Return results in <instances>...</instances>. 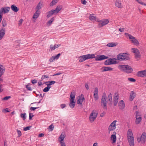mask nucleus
Wrapping results in <instances>:
<instances>
[{"instance_id": "20e7f679", "label": "nucleus", "mask_w": 146, "mask_h": 146, "mask_svg": "<svg viewBox=\"0 0 146 146\" xmlns=\"http://www.w3.org/2000/svg\"><path fill=\"white\" fill-rule=\"evenodd\" d=\"M97 21L98 22V26L99 27H102L107 24L109 22V20L108 19H105L102 20L98 19Z\"/></svg>"}, {"instance_id": "052dcab7", "label": "nucleus", "mask_w": 146, "mask_h": 146, "mask_svg": "<svg viewBox=\"0 0 146 146\" xmlns=\"http://www.w3.org/2000/svg\"><path fill=\"white\" fill-rule=\"evenodd\" d=\"M38 108H39V107H31L30 108V109L31 110H33V111H34L36 109H37Z\"/></svg>"}, {"instance_id": "58836bf2", "label": "nucleus", "mask_w": 146, "mask_h": 146, "mask_svg": "<svg viewBox=\"0 0 146 146\" xmlns=\"http://www.w3.org/2000/svg\"><path fill=\"white\" fill-rule=\"evenodd\" d=\"M132 132L130 129H129L127 131V137L129 136H133Z\"/></svg>"}, {"instance_id": "37998d69", "label": "nucleus", "mask_w": 146, "mask_h": 146, "mask_svg": "<svg viewBox=\"0 0 146 146\" xmlns=\"http://www.w3.org/2000/svg\"><path fill=\"white\" fill-rule=\"evenodd\" d=\"M2 24L3 27H5L7 25V23L5 20L3 19L2 21Z\"/></svg>"}, {"instance_id": "c9c22d12", "label": "nucleus", "mask_w": 146, "mask_h": 146, "mask_svg": "<svg viewBox=\"0 0 146 146\" xmlns=\"http://www.w3.org/2000/svg\"><path fill=\"white\" fill-rule=\"evenodd\" d=\"M111 139L113 141V143H115L116 140V137L115 135H112L111 137Z\"/></svg>"}, {"instance_id": "8fccbe9b", "label": "nucleus", "mask_w": 146, "mask_h": 146, "mask_svg": "<svg viewBox=\"0 0 146 146\" xmlns=\"http://www.w3.org/2000/svg\"><path fill=\"white\" fill-rule=\"evenodd\" d=\"M17 131L18 134V136L20 137L22 135L21 132L20 130L18 129H17Z\"/></svg>"}, {"instance_id": "338daca9", "label": "nucleus", "mask_w": 146, "mask_h": 146, "mask_svg": "<svg viewBox=\"0 0 146 146\" xmlns=\"http://www.w3.org/2000/svg\"><path fill=\"white\" fill-rule=\"evenodd\" d=\"M81 3L84 5H85L86 3V2L85 0H81Z\"/></svg>"}, {"instance_id": "423d86ee", "label": "nucleus", "mask_w": 146, "mask_h": 146, "mask_svg": "<svg viewBox=\"0 0 146 146\" xmlns=\"http://www.w3.org/2000/svg\"><path fill=\"white\" fill-rule=\"evenodd\" d=\"M115 58H108L104 62V64L106 65H109L111 64L117 63Z\"/></svg>"}, {"instance_id": "473e14b6", "label": "nucleus", "mask_w": 146, "mask_h": 146, "mask_svg": "<svg viewBox=\"0 0 146 146\" xmlns=\"http://www.w3.org/2000/svg\"><path fill=\"white\" fill-rule=\"evenodd\" d=\"M117 45L116 42H110L107 44V46L109 47H113L116 46Z\"/></svg>"}, {"instance_id": "ddd939ff", "label": "nucleus", "mask_w": 146, "mask_h": 146, "mask_svg": "<svg viewBox=\"0 0 146 146\" xmlns=\"http://www.w3.org/2000/svg\"><path fill=\"white\" fill-rule=\"evenodd\" d=\"M43 6V2L42 1H40L38 3L35 8V11L37 12L40 11L39 10Z\"/></svg>"}, {"instance_id": "9d476101", "label": "nucleus", "mask_w": 146, "mask_h": 146, "mask_svg": "<svg viewBox=\"0 0 146 146\" xmlns=\"http://www.w3.org/2000/svg\"><path fill=\"white\" fill-rule=\"evenodd\" d=\"M132 52L134 53V55L136 58H140L141 57V54L139 50L137 48H132Z\"/></svg>"}, {"instance_id": "1a4fd4ad", "label": "nucleus", "mask_w": 146, "mask_h": 146, "mask_svg": "<svg viewBox=\"0 0 146 146\" xmlns=\"http://www.w3.org/2000/svg\"><path fill=\"white\" fill-rule=\"evenodd\" d=\"M137 140L139 143L141 141L143 143H144L145 142L146 133L144 132L143 133L140 138H137Z\"/></svg>"}, {"instance_id": "9b49d317", "label": "nucleus", "mask_w": 146, "mask_h": 146, "mask_svg": "<svg viewBox=\"0 0 146 146\" xmlns=\"http://www.w3.org/2000/svg\"><path fill=\"white\" fill-rule=\"evenodd\" d=\"M108 57L104 55H99L95 57V59L96 61L102 60L107 59Z\"/></svg>"}, {"instance_id": "864d4df0", "label": "nucleus", "mask_w": 146, "mask_h": 146, "mask_svg": "<svg viewBox=\"0 0 146 146\" xmlns=\"http://www.w3.org/2000/svg\"><path fill=\"white\" fill-rule=\"evenodd\" d=\"M3 13V12L1 8L0 10V18H2Z\"/></svg>"}, {"instance_id": "e433bc0d", "label": "nucleus", "mask_w": 146, "mask_h": 146, "mask_svg": "<svg viewBox=\"0 0 146 146\" xmlns=\"http://www.w3.org/2000/svg\"><path fill=\"white\" fill-rule=\"evenodd\" d=\"M54 17L52 18L50 20H49L47 23V25L48 26H50L52 24V22L54 20Z\"/></svg>"}, {"instance_id": "f3484780", "label": "nucleus", "mask_w": 146, "mask_h": 146, "mask_svg": "<svg viewBox=\"0 0 146 146\" xmlns=\"http://www.w3.org/2000/svg\"><path fill=\"white\" fill-rule=\"evenodd\" d=\"M115 5L118 8H123L121 1L120 0H116L115 2Z\"/></svg>"}, {"instance_id": "4d7b16f0", "label": "nucleus", "mask_w": 146, "mask_h": 146, "mask_svg": "<svg viewBox=\"0 0 146 146\" xmlns=\"http://www.w3.org/2000/svg\"><path fill=\"white\" fill-rule=\"evenodd\" d=\"M34 116V115L31 113H30L29 114V119L30 120H31L32 117H33Z\"/></svg>"}, {"instance_id": "a211bd4d", "label": "nucleus", "mask_w": 146, "mask_h": 146, "mask_svg": "<svg viewBox=\"0 0 146 146\" xmlns=\"http://www.w3.org/2000/svg\"><path fill=\"white\" fill-rule=\"evenodd\" d=\"M5 29L2 28L0 30V40H1L4 36L5 34Z\"/></svg>"}, {"instance_id": "49530a36", "label": "nucleus", "mask_w": 146, "mask_h": 146, "mask_svg": "<svg viewBox=\"0 0 146 146\" xmlns=\"http://www.w3.org/2000/svg\"><path fill=\"white\" fill-rule=\"evenodd\" d=\"M49 129H50V131H52L54 128V126L53 124H51L49 126Z\"/></svg>"}, {"instance_id": "a878e982", "label": "nucleus", "mask_w": 146, "mask_h": 146, "mask_svg": "<svg viewBox=\"0 0 146 146\" xmlns=\"http://www.w3.org/2000/svg\"><path fill=\"white\" fill-rule=\"evenodd\" d=\"M5 68L2 65L0 64V76H2L5 72Z\"/></svg>"}, {"instance_id": "680f3d73", "label": "nucleus", "mask_w": 146, "mask_h": 146, "mask_svg": "<svg viewBox=\"0 0 146 146\" xmlns=\"http://www.w3.org/2000/svg\"><path fill=\"white\" fill-rule=\"evenodd\" d=\"M37 82V81L36 80H33L31 81V82L33 84H35Z\"/></svg>"}, {"instance_id": "774afa93", "label": "nucleus", "mask_w": 146, "mask_h": 146, "mask_svg": "<svg viewBox=\"0 0 146 146\" xmlns=\"http://www.w3.org/2000/svg\"><path fill=\"white\" fill-rule=\"evenodd\" d=\"M106 113V112L104 111L103 112L101 113L100 117H103L105 115Z\"/></svg>"}, {"instance_id": "ea45409f", "label": "nucleus", "mask_w": 146, "mask_h": 146, "mask_svg": "<svg viewBox=\"0 0 146 146\" xmlns=\"http://www.w3.org/2000/svg\"><path fill=\"white\" fill-rule=\"evenodd\" d=\"M53 14H54L52 11L51 10L48 13V14L47 15L46 17L47 18H49Z\"/></svg>"}, {"instance_id": "a19ab883", "label": "nucleus", "mask_w": 146, "mask_h": 146, "mask_svg": "<svg viewBox=\"0 0 146 146\" xmlns=\"http://www.w3.org/2000/svg\"><path fill=\"white\" fill-rule=\"evenodd\" d=\"M26 113H22L20 115V117L23 119V120H25L26 119Z\"/></svg>"}, {"instance_id": "dca6fc26", "label": "nucleus", "mask_w": 146, "mask_h": 146, "mask_svg": "<svg viewBox=\"0 0 146 146\" xmlns=\"http://www.w3.org/2000/svg\"><path fill=\"white\" fill-rule=\"evenodd\" d=\"M119 107V109L122 110L124 109L125 106V103L123 100L120 101L118 103Z\"/></svg>"}, {"instance_id": "5701e85b", "label": "nucleus", "mask_w": 146, "mask_h": 146, "mask_svg": "<svg viewBox=\"0 0 146 146\" xmlns=\"http://www.w3.org/2000/svg\"><path fill=\"white\" fill-rule=\"evenodd\" d=\"M1 9L3 11V13H8L10 10V8L8 7H2Z\"/></svg>"}, {"instance_id": "f8f14e48", "label": "nucleus", "mask_w": 146, "mask_h": 146, "mask_svg": "<svg viewBox=\"0 0 146 146\" xmlns=\"http://www.w3.org/2000/svg\"><path fill=\"white\" fill-rule=\"evenodd\" d=\"M118 101V94L116 92L115 93L113 98V105L115 106L117 105Z\"/></svg>"}, {"instance_id": "603ef678", "label": "nucleus", "mask_w": 146, "mask_h": 146, "mask_svg": "<svg viewBox=\"0 0 146 146\" xmlns=\"http://www.w3.org/2000/svg\"><path fill=\"white\" fill-rule=\"evenodd\" d=\"M55 60V59L54 57V56H52L49 59V61L50 62H53Z\"/></svg>"}, {"instance_id": "c03bdc74", "label": "nucleus", "mask_w": 146, "mask_h": 146, "mask_svg": "<svg viewBox=\"0 0 146 146\" xmlns=\"http://www.w3.org/2000/svg\"><path fill=\"white\" fill-rule=\"evenodd\" d=\"M62 9L61 5L58 6L56 8V10H57L58 12H59Z\"/></svg>"}, {"instance_id": "c85d7f7f", "label": "nucleus", "mask_w": 146, "mask_h": 146, "mask_svg": "<svg viewBox=\"0 0 146 146\" xmlns=\"http://www.w3.org/2000/svg\"><path fill=\"white\" fill-rule=\"evenodd\" d=\"M65 137L64 133H62L60 135V137H59V141H64V140Z\"/></svg>"}, {"instance_id": "f704fd0d", "label": "nucleus", "mask_w": 146, "mask_h": 146, "mask_svg": "<svg viewBox=\"0 0 146 146\" xmlns=\"http://www.w3.org/2000/svg\"><path fill=\"white\" fill-rule=\"evenodd\" d=\"M60 45H57L55 44L53 46L52 45H51L50 46V48L51 50H54L56 48L59 47Z\"/></svg>"}, {"instance_id": "f03ea898", "label": "nucleus", "mask_w": 146, "mask_h": 146, "mask_svg": "<svg viewBox=\"0 0 146 146\" xmlns=\"http://www.w3.org/2000/svg\"><path fill=\"white\" fill-rule=\"evenodd\" d=\"M119 67L121 70L128 73H131L133 71V69L128 65H119Z\"/></svg>"}, {"instance_id": "7c9ffc66", "label": "nucleus", "mask_w": 146, "mask_h": 146, "mask_svg": "<svg viewBox=\"0 0 146 146\" xmlns=\"http://www.w3.org/2000/svg\"><path fill=\"white\" fill-rule=\"evenodd\" d=\"M79 61L80 62H82L87 60L86 56L84 55L80 56L79 57Z\"/></svg>"}, {"instance_id": "3c124183", "label": "nucleus", "mask_w": 146, "mask_h": 146, "mask_svg": "<svg viewBox=\"0 0 146 146\" xmlns=\"http://www.w3.org/2000/svg\"><path fill=\"white\" fill-rule=\"evenodd\" d=\"M26 88H27V89L29 90L32 91V90L30 86L29 85H26Z\"/></svg>"}, {"instance_id": "de8ad7c7", "label": "nucleus", "mask_w": 146, "mask_h": 146, "mask_svg": "<svg viewBox=\"0 0 146 146\" xmlns=\"http://www.w3.org/2000/svg\"><path fill=\"white\" fill-rule=\"evenodd\" d=\"M49 88L46 87L44 88L43 91L44 92H46L49 91Z\"/></svg>"}, {"instance_id": "aec40b11", "label": "nucleus", "mask_w": 146, "mask_h": 146, "mask_svg": "<svg viewBox=\"0 0 146 146\" xmlns=\"http://www.w3.org/2000/svg\"><path fill=\"white\" fill-rule=\"evenodd\" d=\"M85 56H86L87 60L89 59L95 58V55L93 54H88L85 55Z\"/></svg>"}, {"instance_id": "bf43d9fd", "label": "nucleus", "mask_w": 146, "mask_h": 146, "mask_svg": "<svg viewBox=\"0 0 146 146\" xmlns=\"http://www.w3.org/2000/svg\"><path fill=\"white\" fill-rule=\"evenodd\" d=\"M60 107L61 108L63 109L66 107V105L65 104H62L60 105Z\"/></svg>"}, {"instance_id": "4c0bfd02", "label": "nucleus", "mask_w": 146, "mask_h": 146, "mask_svg": "<svg viewBox=\"0 0 146 146\" xmlns=\"http://www.w3.org/2000/svg\"><path fill=\"white\" fill-rule=\"evenodd\" d=\"M58 2V0H52L50 4V6H52L55 5Z\"/></svg>"}, {"instance_id": "412c9836", "label": "nucleus", "mask_w": 146, "mask_h": 146, "mask_svg": "<svg viewBox=\"0 0 146 146\" xmlns=\"http://www.w3.org/2000/svg\"><path fill=\"white\" fill-rule=\"evenodd\" d=\"M11 8L12 11L14 12H17L19 10V9L15 5H13L11 6Z\"/></svg>"}, {"instance_id": "6e6552de", "label": "nucleus", "mask_w": 146, "mask_h": 146, "mask_svg": "<svg viewBox=\"0 0 146 146\" xmlns=\"http://www.w3.org/2000/svg\"><path fill=\"white\" fill-rule=\"evenodd\" d=\"M116 120L114 121L112 123H111L109 125L108 128V133H110V131H113L115 130L116 128Z\"/></svg>"}, {"instance_id": "2eb2a0df", "label": "nucleus", "mask_w": 146, "mask_h": 146, "mask_svg": "<svg viewBox=\"0 0 146 146\" xmlns=\"http://www.w3.org/2000/svg\"><path fill=\"white\" fill-rule=\"evenodd\" d=\"M94 97L95 100H97L98 99L99 97L98 94V88H96L94 92Z\"/></svg>"}, {"instance_id": "e2e57ef3", "label": "nucleus", "mask_w": 146, "mask_h": 146, "mask_svg": "<svg viewBox=\"0 0 146 146\" xmlns=\"http://www.w3.org/2000/svg\"><path fill=\"white\" fill-rule=\"evenodd\" d=\"M48 82L51 85L53 84L56 83V82L54 81H48Z\"/></svg>"}, {"instance_id": "72a5a7b5", "label": "nucleus", "mask_w": 146, "mask_h": 146, "mask_svg": "<svg viewBox=\"0 0 146 146\" xmlns=\"http://www.w3.org/2000/svg\"><path fill=\"white\" fill-rule=\"evenodd\" d=\"M144 72L143 70L139 71L137 74V76L139 77H144Z\"/></svg>"}, {"instance_id": "4be33fe9", "label": "nucleus", "mask_w": 146, "mask_h": 146, "mask_svg": "<svg viewBox=\"0 0 146 146\" xmlns=\"http://www.w3.org/2000/svg\"><path fill=\"white\" fill-rule=\"evenodd\" d=\"M40 13V11L37 12L36 11V12L33 15V18L35 20H36L37 18L39 16Z\"/></svg>"}, {"instance_id": "f257e3e1", "label": "nucleus", "mask_w": 146, "mask_h": 146, "mask_svg": "<svg viewBox=\"0 0 146 146\" xmlns=\"http://www.w3.org/2000/svg\"><path fill=\"white\" fill-rule=\"evenodd\" d=\"M129 56L130 55L127 52L120 53L117 56V59L120 61L128 60L130 59Z\"/></svg>"}, {"instance_id": "2f4dec72", "label": "nucleus", "mask_w": 146, "mask_h": 146, "mask_svg": "<svg viewBox=\"0 0 146 146\" xmlns=\"http://www.w3.org/2000/svg\"><path fill=\"white\" fill-rule=\"evenodd\" d=\"M89 19L91 21H97V20H98V19L96 17L92 15H90Z\"/></svg>"}, {"instance_id": "69168bd1", "label": "nucleus", "mask_w": 146, "mask_h": 146, "mask_svg": "<svg viewBox=\"0 0 146 146\" xmlns=\"http://www.w3.org/2000/svg\"><path fill=\"white\" fill-rule=\"evenodd\" d=\"M53 12V13L54 14H56L58 12H57V10H56L55 9L54 10H51Z\"/></svg>"}, {"instance_id": "b1692460", "label": "nucleus", "mask_w": 146, "mask_h": 146, "mask_svg": "<svg viewBox=\"0 0 146 146\" xmlns=\"http://www.w3.org/2000/svg\"><path fill=\"white\" fill-rule=\"evenodd\" d=\"M75 101L70 100L69 106L70 108H74L75 106Z\"/></svg>"}, {"instance_id": "c756f323", "label": "nucleus", "mask_w": 146, "mask_h": 146, "mask_svg": "<svg viewBox=\"0 0 146 146\" xmlns=\"http://www.w3.org/2000/svg\"><path fill=\"white\" fill-rule=\"evenodd\" d=\"M85 100L84 97L82 98L80 97L77 101V103L78 104L82 105L83 101Z\"/></svg>"}, {"instance_id": "4468645a", "label": "nucleus", "mask_w": 146, "mask_h": 146, "mask_svg": "<svg viewBox=\"0 0 146 146\" xmlns=\"http://www.w3.org/2000/svg\"><path fill=\"white\" fill-rule=\"evenodd\" d=\"M127 140L130 146H134V140L133 136L127 137Z\"/></svg>"}, {"instance_id": "bb28decb", "label": "nucleus", "mask_w": 146, "mask_h": 146, "mask_svg": "<svg viewBox=\"0 0 146 146\" xmlns=\"http://www.w3.org/2000/svg\"><path fill=\"white\" fill-rule=\"evenodd\" d=\"M135 96V93L133 91H132L130 95L129 100L130 101H132Z\"/></svg>"}, {"instance_id": "7ed1b4c3", "label": "nucleus", "mask_w": 146, "mask_h": 146, "mask_svg": "<svg viewBox=\"0 0 146 146\" xmlns=\"http://www.w3.org/2000/svg\"><path fill=\"white\" fill-rule=\"evenodd\" d=\"M98 114L96 110H94L92 111L89 117V119L91 122L94 121L97 116Z\"/></svg>"}, {"instance_id": "0e129e2a", "label": "nucleus", "mask_w": 146, "mask_h": 146, "mask_svg": "<svg viewBox=\"0 0 146 146\" xmlns=\"http://www.w3.org/2000/svg\"><path fill=\"white\" fill-rule=\"evenodd\" d=\"M85 87L87 90H88L89 89L88 84V83H86L85 84Z\"/></svg>"}, {"instance_id": "5fc2aeb1", "label": "nucleus", "mask_w": 146, "mask_h": 146, "mask_svg": "<svg viewBox=\"0 0 146 146\" xmlns=\"http://www.w3.org/2000/svg\"><path fill=\"white\" fill-rule=\"evenodd\" d=\"M11 98L10 96H7L5 97H4L3 98L2 100H7L9 98Z\"/></svg>"}, {"instance_id": "cd10ccee", "label": "nucleus", "mask_w": 146, "mask_h": 146, "mask_svg": "<svg viewBox=\"0 0 146 146\" xmlns=\"http://www.w3.org/2000/svg\"><path fill=\"white\" fill-rule=\"evenodd\" d=\"M136 118L135 123L137 125L139 124L141 121L142 119L141 117V116H140L138 117V116L136 115Z\"/></svg>"}, {"instance_id": "13d9d810", "label": "nucleus", "mask_w": 146, "mask_h": 146, "mask_svg": "<svg viewBox=\"0 0 146 146\" xmlns=\"http://www.w3.org/2000/svg\"><path fill=\"white\" fill-rule=\"evenodd\" d=\"M107 102L109 105L110 106H111L112 104V100H111V101H108Z\"/></svg>"}, {"instance_id": "09e8293b", "label": "nucleus", "mask_w": 146, "mask_h": 146, "mask_svg": "<svg viewBox=\"0 0 146 146\" xmlns=\"http://www.w3.org/2000/svg\"><path fill=\"white\" fill-rule=\"evenodd\" d=\"M31 127V126H28L26 127H24L23 129V130L25 131H26L27 130H29L30 128Z\"/></svg>"}, {"instance_id": "6ab92c4d", "label": "nucleus", "mask_w": 146, "mask_h": 146, "mask_svg": "<svg viewBox=\"0 0 146 146\" xmlns=\"http://www.w3.org/2000/svg\"><path fill=\"white\" fill-rule=\"evenodd\" d=\"M102 72L111 71L113 70V68L110 67H103L102 68Z\"/></svg>"}, {"instance_id": "79ce46f5", "label": "nucleus", "mask_w": 146, "mask_h": 146, "mask_svg": "<svg viewBox=\"0 0 146 146\" xmlns=\"http://www.w3.org/2000/svg\"><path fill=\"white\" fill-rule=\"evenodd\" d=\"M108 101H111L112 100V95L110 93L108 97Z\"/></svg>"}, {"instance_id": "a18cd8bd", "label": "nucleus", "mask_w": 146, "mask_h": 146, "mask_svg": "<svg viewBox=\"0 0 146 146\" xmlns=\"http://www.w3.org/2000/svg\"><path fill=\"white\" fill-rule=\"evenodd\" d=\"M128 79L129 81L131 82H135L136 81L135 79L133 78H128Z\"/></svg>"}, {"instance_id": "39448f33", "label": "nucleus", "mask_w": 146, "mask_h": 146, "mask_svg": "<svg viewBox=\"0 0 146 146\" xmlns=\"http://www.w3.org/2000/svg\"><path fill=\"white\" fill-rule=\"evenodd\" d=\"M125 35L126 36H128L129 39H132L131 41L132 43H133L134 44L137 45H139V43L138 41L131 35L127 33H125Z\"/></svg>"}, {"instance_id": "6e6d98bb", "label": "nucleus", "mask_w": 146, "mask_h": 146, "mask_svg": "<svg viewBox=\"0 0 146 146\" xmlns=\"http://www.w3.org/2000/svg\"><path fill=\"white\" fill-rule=\"evenodd\" d=\"M60 142L61 146H66L65 143L64 141H59Z\"/></svg>"}, {"instance_id": "0eeeda50", "label": "nucleus", "mask_w": 146, "mask_h": 146, "mask_svg": "<svg viewBox=\"0 0 146 146\" xmlns=\"http://www.w3.org/2000/svg\"><path fill=\"white\" fill-rule=\"evenodd\" d=\"M107 96L106 94L104 93L102 96L101 101V104L102 106H103V107H106V108L107 105Z\"/></svg>"}, {"instance_id": "393cba45", "label": "nucleus", "mask_w": 146, "mask_h": 146, "mask_svg": "<svg viewBox=\"0 0 146 146\" xmlns=\"http://www.w3.org/2000/svg\"><path fill=\"white\" fill-rule=\"evenodd\" d=\"M75 95V92L74 91L70 93V100H74Z\"/></svg>"}]
</instances>
